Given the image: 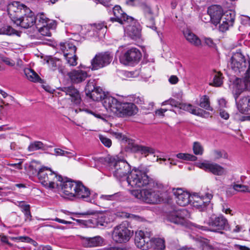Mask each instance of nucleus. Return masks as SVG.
Masks as SVG:
<instances>
[{"instance_id":"1","label":"nucleus","mask_w":250,"mask_h":250,"mask_svg":"<svg viewBox=\"0 0 250 250\" xmlns=\"http://www.w3.org/2000/svg\"><path fill=\"white\" fill-rule=\"evenodd\" d=\"M230 65L236 74L241 73L245 74L243 79L236 78L233 83L232 91L236 102L243 91H250V59L247 60L241 52L237 51L233 54Z\"/></svg>"},{"instance_id":"2","label":"nucleus","mask_w":250,"mask_h":250,"mask_svg":"<svg viewBox=\"0 0 250 250\" xmlns=\"http://www.w3.org/2000/svg\"><path fill=\"white\" fill-rule=\"evenodd\" d=\"M148 172L146 168L133 169L127 177L128 185L133 188L162 187V184L149 177L147 174Z\"/></svg>"},{"instance_id":"3","label":"nucleus","mask_w":250,"mask_h":250,"mask_svg":"<svg viewBox=\"0 0 250 250\" xmlns=\"http://www.w3.org/2000/svg\"><path fill=\"white\" fill-rule=\"evenodd\" d=\"M163 188V185L159 187H146L145 189L132 190V194L136 198L146 203L156 204L161 203L164 199L161 190Z\"/></svg>"},{"instance_id":"4","label":"nucleus","mask_w":250,"mask_h":250,"mask_svg":"<svg viewBox=\"0 0 250 250\" xmlns=\"http://www.w3.org/2000/svg\"><path fill=\"white\" fill-rule=\"evenodd\" d=\"M37 176L42 185L50 188H54L56 186H58V181H63L62 176L57 175L50 168L47 167H42L40 168Z\"/></svg>"},{"instance_id":"5","label":"nucleus","mask_w":250,"mask_h":250,"mask_svg":"<svg viewBox=\"0 0 250 250\" xmlns=\"http://www.w3.org/2000/svg\"><path fill=\"white\" fill-rule=\"evenodd\" d=\"M109 167L113 176L120 179L130 173V166L125 161L119 160L115 157L109 159Z\"/></svg>"},{"instance_id":"6","label":"nucleus","mask_w":250,"mask_h":250,"mask_svg":"<svg viewBox=\"0 0 250 250\" xmlns=\"http://www.w3.org/2000/svg\"><path fill=\"white\" fill-rule=\"evenodd\" d=\"M127 222H123L115 227L112 233V238L117 243H124L128 242L133 234V231L127 227Z\"/></svg>"},{"instance_id":"7","label":"nucleus","mask_w":250,"mask_h":250,"mask_svg":"<svg viewBox=\"0 0 250 250\" xmlns=\"http://www.w3.org/2000/svg\"><path fill=\"white\" fill-rule=\"evenodd\" d=\"M152 233L150 231L139 230L136 232L135 244L136 246L142 250H148L152 247L151 237Z\"/></svg>"},{"instance_id":"8","label":"nucleus","mask_w":250,"mask_h":250,"mask_svg":"<svg viewBox=\"0 0 250 250\" xmlns=\"http://www.w3.org/2000/svg\"><path fill=\"white\" fill-rule=\"evenodd\" d=\"M112 56L107 52L99 53L91 61L89 67L92 70H96L108 65L111 62Z\"/></svg>"},{"instance_id":"9","label":"nucleus","mask_w":250,"mask_h":250,"mask_svg":"<svg viewBox=\"0 0 250 250\" xmlns=\"http://www.w3.org/2000/svg\"><path fill=\"white\" fill-rule=\"evenodd\" d=\"M142 58V53L136 48H131L126 50L120 57V62L125 65L137 63Z\"/></svg>"},{"instance_id":"10","label":"nucleus","mask_w":250,"mask_h":250,"mask_svg":"<svg viewBox=\"0 0 250 250\" xmlns=\"http://www.w3.org/2000/svg\"><path fill=\"white\" fill-rule=\"evenodd\" d=\"M28 11H29V8L18 1L13 2L7 6L8 15L14 22L23 15V13Z\"/></svg>"},{"instance_id":"11","label":"nucleus","mask_w":250,"mask_h":250,"mask_svg":"<svg viewBox=\"0 0 250 250\" xmlns=\"http://www.w3.org/2000/svg\"><path fill=\"white\" fill-rule=\"evenodd\" d=\"M189 217L187 210L185 209L173 210L169 211L167 215L168 221L177 225H184L186 219Z\"/></svg>"},{"instance_id":"12","label":"nucleus","mask_w":250,"mask_h":250,"mask_svg":"<svg viewBox=\"0 0 250 250\" xmlns=\"http://www.w3.org/2000/svg\"><path fill=\"white\" fill-rule=\"evenodd\" d=\"M207 223L212 229V231L215 232L225 229L229 226L228 220L222 215L218 217L211 215Z\"/></svg>"},{"instance_id":"13","label":"nucleus","mask_w":250,"mask_h":250,"mask_svg":"<svg viewBox=\"0 0 250 250\" xmlns=\"http://www.w3.org/2000/svg\"><path fill=\"white\" fill-rule=\"evenodd\" d=\"M212 197V194L210 193H207L205 195L195 193L192 196V205L199 210H203L208 205Z\"/></svg>"},{"instance_id":"14","label":"nucleus","mask_w":250,"mask_h":250,"mask_svg":"<svg viewBox=\"0 0 250 250\" xmlns=\"http://www.w3.org/2000/svg\"><path fill=\"white\" fill-rule=\"evenodd\" d=\"M17 25L23 28H28L36 23L35 16L29 8V11L25 12L14 22Z\"/></svg>"},{"instance_id":"15","label":"nucleus","mask_w":250,"mask_h":250,"mask_svg":"<svg viewBox=\"0 0 250 250\" xmlns=\"http://www.w3.org/2000/svg\"><path fill=\"white\" fill-rule=\"evenodd\" d=\"M198 166L206 171L210 172L215 175L222 176L226 173L225 169L217 163L205 162L199 163Z\"/></svg>"},{"instance_id":"16","label":"nucleus","mask_w":250,"mask_h":250,"mask_svg":"<svg viewBox=\"0 0 250 250\" xmlns=\"http://www.w3.org/2000/svg\"><path fill=\"white\" fill-rule=\"evenodd\" d=\"M138 112L137 106L132 103H122L118 112V116L129 117L135 115Z\"/></svg>"},{"instance_id":"17","label":"nucleus","mask_w":250,"mask_h":250,"mask_svg":"<svg viewBox=\"0 0 250 250\" xmlns=\"http://www.w3.org/2000/svg\"><path fill=\"white\" fill-rule=\"evenodd\" d=\"M62 191L65 198L72 199L74 198V195L78 181L67 180L61 182Z\"/></svg>"},{"instance_id":"18","label":"nucleus","mask_w":250,"mask_h":250,"mask_svg":"<svg viewBox=\"0 0 250 250\" xmlns=\"http://www.w3.org/2000/svg\"><path fill=\"white\" fill-rule=\"evenodd\" d=\"M113 13L115 17L111 18L112 21H118L122 24H125L128 22H134V19L124 13L119 5H116L113 8Z\"/></svg>"},{"instance_id":"19","label":"nucleus","mask_w":250,"mask_h":250,"mask_svg":"<svg viewBox=\"0 0 250 250\" xmlns=\"http://www.w3.org/2000/svg\"><path fill=\"white\" fill-rule=\"evenodd\" d=\"M67 76L71 82L78 84L82 83L90 76L87 72L81 69H74L67 73Z\"/></svg>"},{"instance_id":"20","label":"nucleus","mask_w":250,"mask_h":250,"mask_svg":"<svg viewBox=\"0 0 250 250\" xmlns=\"http://www.w3.org/2000/svg\"><path fill=\"white\" fill-rule=\"evenodd\" d=\"M121 103L115 98L109 95H106L104 97L103 102V104L107 110H109L116 115L119 112Z\"/></svg>"},{"instance_id":"21","label":"nucleus","mask_w":250,"mask_h":250,"mask_svg":"<svg viewBox=\"0 0 250 250\" xmlns=\"http://www.w3.org/2000/svg\"><path fill=\"white\" fill-rule=\"evenodd\" d=\"M74 193V198L88 202H92V199L90 197V190L85 187L81 182L78 181L77 187Z\"/></svg>"},{"instance_id":"22","label":"nucleus","mask_w":250,"mask_h":250,"mask_svg":"<svg viewBox=\"0 0 250 250\" xmlns=\"http://www.w3.org/2000/svg\"><path fill=\"white\" fill-rule=\"evenodd\" d=\"M173 194L175 196L176 202L180 206H186L190 202L189 193L181 188L173 189Z\"/></svg>"},{"instance_id":"23","label":"nucleus","mask_w":250,"mask_h":250,"mask_svg":"<svg viewBox=\"0 0 250 250\" xmlns=\"http://www.w3.org/2000/svg\"><path fill=\"white\" fill-rule=\"evenodd\" d=\"M208 13L209 16L210 21L214 25H217L220 22L223 15L222 7L217 5L209 6L208 9Z\"/></svg>"},{"instance_id":"24","label":"nucleus","mask_w":250,"mask_h":250,"mask_svg":"<svg viewBox=\"0 0 250 250\" xmlns=\"http://www.w3.org/2000/svg\"><path fill=\"white\" fill-rule=\"evenodd\" d=\"M127 147L133 152H140L142 154L148 155L149 153L153 154L155 150L150 147L138 145L133 141L129 140Z\"/></svg>"},{"instance_id":"25","label":"nucleus","mask_w":250,"mask_h":250,"mask_svg":"<svg viewBox=\"0 0 250 250\" xmlns=\"http://www.w3.org/2000/svg\"><path fill=\"white\" fill-rule=\"evenodd\" d=\"M44 61L48 65V66L53 71L58 70L59 73L64 74V69L62 66L61 61L56 58L52 57V56H47L44 59Z\"/></svg>"},{"instance_id":"26","label":"nucleus","mask_w":250,"mask_h":250,"mask_svg":"<svg viewBox=\"0 0 250 250\" xmlns=\"http://www.w3.org/2000/svg\"><path fill=\"white\" fill-rule=\"evenodd\" d=\"M62 92H64L66 95L70 96L71 101L76 104H79L81 101V98L80 93L78 90L73 86L68 87H63L61 88Z\"/></svg>"},{"instance_id":"27","label":"nucleus","mask_w":250,"mask_h":250,"mask_svg":"<svg viewBox=\"0 0 250 250\" xmlns=\"http://www.w3.org/2000/svg\"><path fill=\"white\" fill-rule=\"evenodd\" d=\"M125 25V31L127 34L132 39L136 40L141 36V30L136 25V21L134 22H128L124 24Z\"/></svg>"},{"instance_id":"28","label":"nucleus","mask_w":250,"mask_h":250,"mask_svg":"<svg viewBox=\"0 0 250 250\" xmlns=\"http://www.w3.org/2000/svg\"><path fill=\"white\" fill-rule=\"evenodd\" d=\"M236 104L237 109L241 113H250V96L242 97L238 102H236Z\"/></svg>"},{"instance_id":"29","label":"nucleus","mask_w":250,"mask_h":250,"mask_svg":"<svg viewBox=\"0 0 250 250\" xmlns=\"http://www.w3.org/2000/svg\"><path fill=\"white\" fill-rule=\"evenodd\" d=\"M183 34L186 40L192 45L198 47L201 45V40L191 31L185 30Z\"/></svg>"},{"instance_id":"30","label":"nucleus","mask_w":250,"mask_h":250,"mask_svg":"<svg viewBox=\"0 0 250 250\" xmlns=\"http://www.w3.org/2000/svg\"><path fill=\"white\" fill-rule=\"evenodd\" d=\"M60 47L63 53V55H76L77 48L72 42L61 43Z\"/></svg>"},{"instance_id":"31","label":"nucleus","mask_w":250,"mask_h":250,"mask_svg":"<svg viewBox=\"0 0 250 250\" xmlns=\"http://www.w3.org/2000/svg\"><path fill=\"white\" fill-rule=\"evenodd\" d=\"M90 99L95 101H104V98L106 96L103 89L100 87H96V89L93 90L89 94L87 95Z\"/></svg>"},{"instance_id":"32","label":"nucleus","mask_w":250,"mask_h":250,"mask_svg":"<svg viewBox=\"0 0 250 250\" xmlns=\"http://www.w3.org/2000/svg\"><path fill=\"white\" fill-rule=\"evenodd\" d=\"M235 18V14L234 12L232 11H228L224 13L223 15L221 21H224L225 22L229 24V25H233Z\"/></svg>"},{"instance_id":"33","label":"nucleus","mask_w":250,"mask_h":250,"mask_svg":"<svg viewBox=\"0 0 250 250\" xmlns=\"http://www.w3.org/2000/svg\"><path fill=\"white\" fill-rule=\"evenodd\" d=\"M103 239L100 236L85 238V245L88 247H97L103 243Z\"/></svg>"},{"instance_id":"34","label":"nucleus","mask_w":250,"mask_h":250,"mask_svg":"<svg viewBox=\"0 0 250 250\" xmlns=\"http://www.w3.org/2000/svg\"><path fill=\"white\" fill-rule=\"evenodd\" d=\"M92 27L98 36L104 35L106 31V25L104 22L95 23L92 25Z\"/></svg>"},{"instance_id":"35","label":"nucleus","mask_w":250,"mask_h":250,"mask_svg":"<svg viewBox=\"0 0 250 250\" xmlns=\"http://www.w3.org/2000/svg\"><path fill=\"white\" fill-rule=\"evenodd\" d=\"M24 72L27 79L31 82H39L42 81L39 75L31 69H25Z\"/></svg>"},{"instance_id":"36","label":"nucleus","mask_w":250,"mask_h":250,"mask_svg":"<svg viewBox=\"0 0 250 250\" xmlns=\"http://www.w3.org/2000/svg\"><path fill=\"white\" fill-rule=\"evenodd\" d=\"M36 25L37 27L45 25L47 22L50 21V20L47 18L43 13L38 14L36 17Z\"/></svg>"},{"instance_id":"37","label":"nucleus","mask_w":250,"mask_h":250,"mask_svg":"<svg viewBox=\"0 0 250 250\" xmlns=\"http://www.w3.org/2000/svg\"><path fill=\"white\" fill-rule=\"evenodd\" d=\"M152 242V247L151 249L163 250L165 248V241L162 238H151Z\"/></svg>"},{"instance_id":"38","label":"nucleus","mask_w":250,"mask_h":250,"mask_svg":"<svg viewBox=\"0 0 250 250\" xmlns=\"http://www.w3.org/2000/svg\"><path fill=\"white\" fill-rule=\"evenodd\" d=\"M144 22L146 25L154 31H156L153 15L144 17Z\"/></svg>"},{"instance_id":"39","label":"nucleus","mask_w":250,"mask_h":250,"mask_svg":"<svg viewBox=\"0 0 250 250\" xmlns=\"http://www.w3.org/2000/svg\"><path fill=\"white\" fill-rule=\"evenodd\" d=\"M211 155L215 160L220 159L221 158L227 159L228 154L227 152L223 150L214 149L211 152Z\"/></svg>"},{"instance_id":"40","label":"nucleus","mask_w":250,"mask_h":250,"mask_svg":"<svg viewBox=\"0 0 250 250\" xmlns=\"http://www.w3.org/2000/svg\"><path fill=\"white\" fill-rule=\"evenodd\" d=\"M17 31L9 25L4 26L0 28V35L11 36L16 34Z\"/></svg>"},{"instance_id":"41","label":"nucleus","mask_w":250,"mask_h":250,"mask_svg":"<svg viewBox=\"0 0 250 250\" xmlns=\"http://www.w3.org/2000/svg\"><path fill=\"white\" fill-rule=\"evenodd\" d=\"M179 107L181 109L188 111L194 115H198V113L194 107L190 104L180 103Z\"/></svg>"},{"instance_id":"42","label":"nucleus","mask_w":250,"mask_h":250,"mask_svg":"<svg viewBox=\"0 0 250 250\" xmlns=\"http://www.w3.org/2000/svg\"><path fill=\"white\" fill-rule=\"evenodd\" d=\"M199 105L200 107L208 110H212V107L210 106L208 97L205 95L200 100Z\"/></svg>"},{"instance_id":"43","label":"nucleus","mask_w":250,"mask_h":250,"mask_svg":"<svg viewBox=\"0 0 250 250\" xmlns=\"http://www.w3.org/2000/svg\"><path fill=\"white\" fill-rule=\"evenodd\" d=\"M223 83V77L222 75L220 72L216 73L213 79L212 83H210V85H212L214 86L218 87L220 86Z\"/></svg>"},{"instance_id":"44","label":"nucleus","mask_w":250,"mask_h":250,"mask_svg":"<svg viewBox=\"0 0 250 250\" xmlns=\"http://www.w3.org/2000/svg\"><path fill=\"white\" fill-rule=\"evenodd\" d=\"M66 62L70 66H75L77 64L78 57L76 55L69 54L68 55H63Z\"/></svg>"},{"instance_id":"45","label":"nucleus","mask_w":250,"mask_h":250,"mask_svg":"<svg viewBox=\"0 0 250 250\" xmlns=\"http://www.w3.org/2000/svg\"><path fill=\"white\" fill-rule=\"evenodd\" d=\"M44 148L43 144L40 141H35L31 143L28 147L29 151H34L39 149H42Z\"/></svg>"},{"instance_id":"46","label":"nucleus","mask_w":250,"mask_h":250,"mask_svg":"<svg viewBox=\"0 0 250 250\" xmlns=\"http://www.w3.org/2000/svg\"><path fill=\"white\" fill-rule=\"evenodd\" d=\"M193 151L196 155H202L204 152V147L198 142H195L193 144Z\"/></svg>"},{"instance_id":"47","label":"nucleus","mask_w":250,"mask_h":250,"mask_svg":"<svg viewBox=\"0 0 250 250\" xmlns=\"http://www.w3.org/2000/svg\"><path fill=\"white\" fill-rule=\"evenodd\" d=\"M177 157L185 160L188 161H195L197 159V158L196 156L190 154H188V153H180L177 154Z\"/></svg>"},{"instance_id":"48","label":"nucleus","mask_w":250,"mask_h":250,"mask_svg":"<svg viewBox=\"0 0 250 250\" xmlns=\"http://www.w3.org/2000/svg\"><path fill=\"white\" fill-rule=\"evenodd\" d=\"M96 89L95 87V81L94 80H90L87 82L85 88L86 95L89 94L93 90Z\"/></svg>"},{"instance_id":"49","label":"nucleus","mask_w":250,"mask_h":250,"mask_svg":"<svg viewBox=\"0 0 250 250\" xmlns=\"http://www.w3.org/2000/svg\"><path fill=\"white\" fill-rule=\"evenodd\" d=\"M233 189L237 191L250 192L248 186L244 185L234 184L233 186Z\"/></svg>"},{"instance_id":"50","label":"nucleus","mask_w":250,"mask_h":250,"mask_svg":"<svg viewBox=\"0 0 250 250\" xmlns=\"http://www.w3.org/2000/svg\"><path fill=\"white\" fill-rule=\"evenodd\" d=\"M37 28H38L39 32L41 35L44 36H51V33L48 27H46L45 25H43Z\"/></svg>"},{"instance_id":"51","label":"nucleus","mask_w":250,"mask_h":250,"mask_svg":"<svg viewBox=\"0 0 250 250\" xmlns=\"http://www.w3.org/2000/svg\"><path fill=\"white\" fill-rule=\"evenodd\" d=\"M0 60L9 66H13L15 65V61L6 57L3 54H0Z\"/></svg>"},{"instance_id":"52","label":"nucleus","mask_w":250,"mask_h":250,"mask_svg":"<svg viewBox=\"0 0 250 250\" xmlns=\"http://www.w3.org/2000/svg\"><path fill=\"white\" fill-rule=\"evenodd\" d=\"M142 9L144 12V17L153 15V12L150 6L146 4H143L142 5Z\"/></svg>"},{"instance_id":"53","label":"nucleus","mask_w":250,"mask_h":250,"mask_svg":"<svg viewBox=\"0 0 250 250\" xmlns=\"http://www.w3.org/2000/svg\"><path fill=\"white\" fill-rule=\"evenodd\" d=\"M101 142L106 147H109L111 146L112 142L110 139L103 136H100Z\"/></svg>"},{"instance_id":"54","label":"nucleus","mask_w":250,"mask_h":250,"mask_svg":"<svg viewBox=\"0 0 250 250\" xmlns=\"http://www.w3.org/2000/svg\"><path fill=\"white\" fill-rule=\"evenodd\" d=\"M220 25L219 26V29L220 31L224 32L228 30L229 27L232 26L231 25H229L228 23H227L224 21H221Z\"/></svg>"},{"instance_id":"55","label":"nucleus","mask_w":250,"mask_h":250,"mask_svg":"<svg viewBox=\"0 0 250 250\" xmlns=\"http://www.w3.org/2000/svg\"><path fill=\"white\" fill-rule=\"evenodd\" d=\"M19 206L21 208V211L23 212H24L29 210L30 208L29 205L24 204L23 202H21L20 203Z\"/></svg>"},{"instance_id":"56","label":"nucleus","mask_w":250,"mask_h":250,"mask_svg":"<svg viewBox=\"0 0 250 250\" xmlns=\"http://www.w3.org/2000/svg\"><path fill=\"white\" fill-rule=\"evenodd\" d=\"M115 136L116 138L119 140H125L126 142L129 143V140L131 142L132 140L128 139L126 137H125L121 133H115Z\"/></svg>"},{"instance_id":"57","label":"nucleus","mask_w":250,"mask_h":250,"mask_svg":"<svg viewBox=\"0 0 250 250\" xmlns=\"http://www.w3.org/2000/svg\"><path fill=\"white\" fill-rule=\"evenodd\" d=\"M169 82L172 84H175L178 83L179 81L178 78L175 75H171L169 79Z\"/></svg>"},{"instance_id":"58","label":"nucleus","mask_w":250,"mask_h":250,"mask_svg":"<svg viewBox=\"0 0 250 250\" xmlns=\"http://www.w3.org/2000/svg\"><path fill=\"white\" fill-rule=\"evenodd\" d=\"M116 196L115 194L112 195H102L101 196V198L103 200H114Z\"/></svg>"},{"instance_id":"59","label":"nucleus","mask_w":250,"mask_h":250,"mask_svg":"<svg viewBox=\"0 0 250 250\" xmlns=\"http://www.w3.org/2000/svg\"><path fill=\"white\" fill-rule=\"evenodd\" d=\"M104 217L102 214H100V216H98L97 221H96V225L97 226H104Z\"/></svg>"},{"instance_id":"60","label":"nucleus","mask_w":250,"mask_h":250,"mask_svg":"<svg viewBox=\"0 0 250 250\" xmlns=\"http://www.w3.org/2000/svg\"><path fill=\"white\" fill-rule=\"evenodd\" d=\"M77 155V153L74 151H67L64 150V155L65 156H66L68 158H71L72 157H76Z\"/></svg>"},{"instance_id":"61","label":"nucleus","mask_w":250,"mask_h":250,"mask_svg":"<svg viewBox=\"0 0 250 250\" xmlns=\"http://www.w3.org/2000/svg\"><path fill=\"white\" fill-rule=\"evenodd\" d=\"M168 104L171 105L172 106L179 107V104L178 101H176L173 99H169L168 100Z\"/></svg>"},{"instance_id":"62","label":"nucleus","mask_w":250,"mask_h":250,"mask_svg":"<svg viewBox=\"0 0 250 250\" xmlns=\"http://www.w3.org/2000/svg\"><path fill=\"white\" fill-rule=\"evenodd\" d=\"M234 248L237 250H250V248L246 246L239 244H235Z\"/></svg>"},{"instance_id":"63","label":"nucleus","mask_w":250,"mask_h":250,"mask_svg":"<svg viewBox=\"0 0 250 250\" xmlns=\"http://www.w3.org/2000/svg\"><path fill=\"white\" fill-rule=\"evenodd\" d=\"M204 41L206 44L208 46L212 47L214 45L213 40L210 38H205Z\"/></svg>"},{"instance_id":"64","label":"nucleus","mask_w":250,"mask_h":250,"mask_svg":"<svg viewBox=\"0 0 250 250\" xmlns=\"http://www.w3.org/2000/svg\"><path fill=\"white\" fill-rule=\"evenodd\" d=\"M220 115L221 117V118L225 120H227L229 118V114H228V113L224 110H220Z\"/></svg>"}]
</instances>
